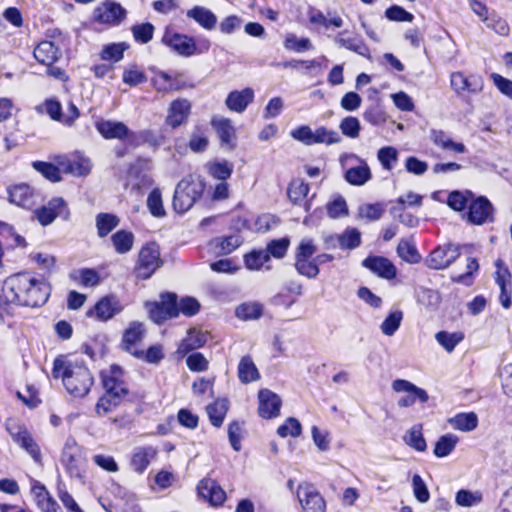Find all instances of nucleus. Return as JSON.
<instances>
[{"label":"nucleus","mask_w":512,"mask_h":512,"mask_svg":"<svg viewBox=\"0 0 512 512\" xmlns=\"http://www.w3.org/2000/svg\"><path fill=\"white\" fill-rule=\"evenodd\" d=\"M0 303L24 307L44 305L51 292L50 285L30 273H16L7 277L2 285Z\"/></svg>","instance_id":"1"},{"label":"nucleus","mask_w":512,"mask_h":512,"mask_svg":"<svg viewBox=\"0 0 512 512\" xmlns=\"http://www.w3.org/2000/svg\"><path fill=\"white\" fill-rule=\"evenodd\" d=\"M52 376L61 379L67 393L75 398L87 396L94 384L93 375L85 365L61 357L54 360Z\"/></svg>","instance_id":"2"},{"label":"nucleus","mask_w":512,"mask_h":512,"mask_svg":"<svg viewBox=\"0 0 512 512\" xmlns=\"http://www.w3.org/2000/svg\"><path fill=\"white\" fill-rule=\"evenodd\" d=\"M161 42L179 56L188 58L194 55L206 53L211 46L208 39L203 38L197 44L192 36L166 28Z\"/></svg>","instance_id":"3"},{"label":"nucleus","mask_w":512,"mask_h":512,"mask_svg":"<svg viewBox=\"0 0 512 512\" xmlns=\"http://www.w3.org/2000/svg\"><path fill=\"white\" fill-rule=\"evenodd\" d=\"M205 189V182L199 176L189 175L176 186L173 196V208L177 213L187 212L200 197Z\"/></svg>","instance_id":"4"},{"label":"nucleus","mask_w":512,"mask_h":512,"mask_svg":"<svg viewBox=\"0 0 512 512\" xmlns=\"http://www.w3.org/2000/svg\"><path fill=\"white\" fill-rule=\"evenodd\" d=\"M340 164L345 169V180L354 186L366 184L372 177L367 162L354 153H344L340 156Z\"/></svg>","instance_id":"5"},{"label":"nucleus","mask_w":512,"mask_h":512,"mask_svg":"<svg viewBox=\"0 0 512 512\" xmlns=\"http://www.w3.org/2000/svg\"><path fill=\"white\" fill-rule=\"evenodd\" d=\"M5 428L13 441L25 450L35 462L39 463L41 461L40 447L24 425L15 419H8Z\"/></svg>","instance_id":"6"},{"label":"nucleus","mask_w":512,"mask_h":512,"mask_svg":"<svg viewBox=\"0 0 512 512\" xmlns=\"http://www.w3.org/2000/svg\"><path fill=\"white\" fill-rule=\"evenodd\" d=\"M159 246L155 243L144 245L139 251L138 261L135 267L137 278L148 279L162 266Z\"/></svg>","instance_id":"7"},{"label":"nucleus","mask_w":512,"mask_h":512,"mask_svg":"<svg viewBox=\"0 0 512 512\" xmlns=\"http://www.w3.org/2000/svg\"><path fill=\"white\" fill-rule=\"evenodd\" d=\"M392 390L395 393L404 394L397 401V405L401 408L413 406L417 401L426 403L429 400L428 393L405 379H396L392 382Z\"/></svg>","instance_id":"8"},{"label":"nucleus","mask_w":512,"mask_h":512,"mask_svg":"<svg viewBox=\"0 0 512 512\" xmlns=\"http://www.w3.org/2000/svg\"><path fill=\"white\" fill-rule=\"evenodd\" d=\"M450 88L460 97L476 95L482 92L483 79L475 74L465 75L461 71L452 72L449 76Z\"/></svg>","instance_id":"9"},{"label":"nucleus","mask_w":512,"mask_h":512,"mask_svg":"<svg viewBox=\"0 0 512 512\" xmlns=\"http://www.w3.org/2000/svg\"><path fill=\"white\" fill-rule=\"evenodd\" d=\"M146 309L155 323H162L179 315L177 297L173 293L162 294L159 302L146 303Z\"/></svg>","instance_id":"10"},{"label":"nucleus","mask_w":512,"mask_h":512,"mask_svg":"<svg viewBox=\"0 0 512 512\" xmlns=\"http://www.w3.org/2000/svg\"><path fill=\"white\" fill-rule=\"evenodd\" d=\"M93 17L98 23L115 26L125 19L126 10L121 4L112 0H106L95 8Z\"/></svg>","instance_id":"11"},{"label":"nucleus","mask_w":512,"mask_h":512,"mask_svg":"<svg viewBox=\"0 0 512 512\" xmlns=\"http://www.w3.org/2000/svg\"><path fill=\"white\" fill-rule=\"evenodd\" d=\"M297 497L303 512H326V502L322 495L308 483L300 484Z\"/></svg>","instance_id":"12"},{"label":"nucleus","mask_w":512,"mask_h":512,"mask_svg":"<svg viewBox=\"0 0 512 512\" xmlns=\"http://www.w3.org/2000/svg\"><path fill=\"white\" fill-rule=\"evenodd\" d=\"M34 215L42 226L50 225L57 217L64 220L69 218L70 212L62 198H53L47 205L34 211Z\"/></svg>","instance_id":"13"},{"label":"nucleus","mask_w":512,"mask_h":512,"mask_svg":"<svg viewBox=\"0 0 512 512\" xmlns=\"http://www.w3.org/2000/svg\"><path fill=\"white\" fill-rule=\"evenodd\" d=\"M460 256V247L446 244L435 248L426 259L430 269L441 270L447 268Z\"/></svg>","instance_id":"14"},{"label":"nucleus","mask_w":512,"mask_h":512,"mask_svg":"<svg viewBox=\"0 0 512 512\" xmlns=\"http://www.w3.org/2000/svg\"><path fill=\"white\" fill-rule=\"evenodd\" d=\"M102 384L106 393L125 396L127 388L123 380V371L119 366L112 365L101 372Z\"/></svg>","instance_id":"15"},{"label":"nucleus","mask_w":512,"mask_h":512,"mask_svg":"<svg viewBox=\"0 0 512 512\" xmlns=\"http://www.w3.org/2000/svg\"><path fill=\"white\" fill-rule=\"evenodd\" d=\"M190 113V101L185 98H177L170 103L165 122L173 129L178 128L188 120Z\"/></svg>","instance_id":"16"},{"label":"nucleus","mask_w":512,"mask_h":512,"mask_svg":"<svg viewBox=\"0 0 512 512\" xmlns=\"http://www.w3.org/2000/svg\"><path fill=\"white\" fill-rule=\"evenodd\" d=\"M96 129L105 139L135 138V133L120 121L100 120L96 123Z\"/></svg>","instance_id":"17"},{"label":"nucleus","mask_w":512,"mask_h":512,"mask_svg":"<svg viewBox=\"0 0 512 512\" xmlns=\"http://www.w3.org/2000/svg\"><path fill=\"white\" fill-rule=\"evenodd\" d=\"M258 399V412L262 418L271 419L280 414L282 402L276 393L268 389H262L259 391Z\"/></svg>","instance_id":"18"},{"label":"nucleus","mask_w":512,"mask_h":512,"mask_svg":"<svg viewBox=\"0 0 512 512\" xmlns=\"http://www.w3.org/2000/svg\"><path fill=\"white\" fill-rule=\"evenodd\" d=\"M154 76L151 78L152 87L160 93H169L181 89L179 80L182 76L180 72L168 73L163 70L153 69Z\"/></svg>","instance_id":"19"},{"label":"nucleus","mask_w":512,"mask_h":512,"mask_svg":"<svg viewBox=\"0 0 512 512\" xmlns=\"http://www.w3.org/2000/svg\"><path fill=\"white\" fill-rule=\"evenodd\" d=\"M8 199L11 203L24 208H30L36 204L38 193L29 185L21 183L7 189Z\"/></svg>","instance_id":"20"},{"label":"nucleus","mask_w":512,"mask_h":512,"mask_svg":"<svg viewBox=\"0 0 512 512\" xmlns=\"http://www.w3.org/2000/svg\"><path fill=\"white\" fill-rule=\"evenodd\" d=\"M31 494L42 512H60V507L46 487L37 480L31 481Z\"/></svg>","instance_id":"21"},{"label":"nucleus","mask_w":512,"mask_h":512,"mask_svg":"<svg viewBox=\"0 0 512 512\" xmlns=\"http://www.w3.org/2000/svg\"><path fill=\"white\" fill-rule=\"evenodd\" d=\"M122 310L123 306L115 296H106L100 299L95 304L94 309L89 311L87 314H94L97 319L107 321Z\"/></svg>","instance_id":"22"},{"label":"nucleus","mask_w":512,"mask_h":512,"mask_svg":"<svg viewBox=\"0 0 512 512\" xmlns=\"http://www.w3.org/2000/svg\"><path fill=\"white\" fill-rule=\"evenodd\" d=\"M468 220L476 225L493 220V207L484 197H479L470 204Z\"/></svg>","instance_id":"23"},{"label":"nucleus","mask_w":512,"mask_h":512,"mask_svg":"<svg viewBox=\"0 0 512 512\" xmlns=\"http://www.w3.org/2000/svg\"><path fill=\"white\" fill-rule=\"evenodd\" d=\"M199 495L213 506H220L226 499V493L221 486L212 479H204L198 484Z\"/></svg>","instance_id":"24"},{"label":"nucleus","mask_w":512,"mask_h":512,"mask_svg":"<svg viewBox=\"0 0 512 512\" xmlns=\"http://www.w3.org/2000/svg\"><path fill=\"white\" fill-rule=\"evenodd\" d=\"M157 453V449L153 446H141L135 448L130 461L132 469L136 473L142 474L155 459Z\"/></svg>","instance_id":"25"},{"label":"nucleus","mask_w":512,"mask_h":512,"mask_svg":"<svg viewBox=\"0 0 512 512\" xmlns=\"http://www.w3.org/2000/svg\"><path fill=\"white\" fill-rule=\"evenodd\" d=\"M144 327L139 322H133L125 330L122 338L123 348L131 354L141 357L143 351H138L135 346L143 339Z\"/></svg>","instance_id":"26"},{"label":"nucleus","mask_w":512,"mask_h":512,"mask_svg":"<svg viewBox=\"0 0 512 512\" xmlns=\"http://www.w3.org/2000/svg\"><path fill=\"white\" fill-rule=\"evenodd\" d=\"M362 264L380 277L393 279L396 276V268L387 258L380 256L368 257Z\"/></svg>","instance_id":"27"},{"label":"nucleus","mask_w":512,"mask_h":512,"mask_svg":"<svg viewBox=\"0 0 512 512\" xmlns=\"http://www.w3.org/2000/svg\"><path fill=\"white\" fill-rule=\"evenodd\" d=\"M254 99V91L251 88H245L241 91H232L226 98V106L231 111L242 113L248 104Z\"/></svg>","instance_id":"28"},{"label":"nucleus","mask_w":512,"mask_h":512,"mask_svg":"<svg viewBox=\"0 0 512 512\" xmlns=\"http://www.w3.org/2000/svg\"><path fill=\"white\" fill-rule=\"evenodd\" d=\"M430 139L434 145L445 151L453 152L456 154H462L466 152V147L463 143L454 142L443 130L432 129L430 131Z\"/></svg>","instance_id":"29"},{"label":"nucleus","mask_w":512,"mask_h":512,"mask_svg":"<svg viewBox=\"0 0 512 512\" xmlns=\"http://www.w3.org/2000/svg\"><path fill=\"white\" fill-rule=\"evenodd\" d=\"M33 55L40 64L51 66L59 59L60 51L53 42L42 41L35 47Z\"/></svg>","instance_id":"30"},{"label":"nucleus","mask_w":512,"mask_h":512,"mask_svg":"<svg viewBox=\"0 0 512 512\" xmlns=\"http://www.w3.org/2000/svg\"><path fill=\"white\" fill-rule=\"evenodd\" d=\"M186 15L205 30H212L217 24L216 15L210 9L203 6H194L187 11Z\"/></svg>","instance_id":"31"},{"label":"nucleus","mask_w":512,"mask_h":512,"mask_svg":"<svg viewBox=\"0 0 512 512\" xmlns=\"http://www.w3.org/2000/svg\"><path fill=\"white\" fill-rule=\"evenodd\" d=\"M309 192V185L301 179L293 180L288 188V197L296 205H304L305 210L310 209V204L306 201Z\"/></svg>","instance_id":"32"},{"label":"nucleus","mask_w":512,"mask_h":512,"mask_svg":"<svg viewBox=\"0 0 512 512\" xmlns=\"http://www.w3.org/2000/svg\"><path fill=\"white\" fill-rule=\"evenodd\" d=\"M334 42L340 47L353 51L363 57L370 58V51L366 44L359 39L346 37V32L338 33L334 38Z\"/></svg>","instance_id":"33"},{"label":"nucleus","mask_w":512,"mask_h":512,"mask_svg":"<svg viewBox=\"0 0 512 512\" xmlns=\"http://www.w3.org/2000/svg\"><path fill=\"white\" fill-rule=\"evenodd\" d=\"M403 441L417 452H424L427 449V443L423 436V427L421 424H415L409 428L403 436Z\"/></svg>","instance_id":"34"},{"label":"nucleus","mask_w":512,"mask_h":512,"mask_svg":"<svg viewBox=\"0 0 512 512\" xmlns=\"http://www.w3.org/2000/svg\"><path fill=\"white\" fill-rule=\"evenodd\" d=\"M206 340V334L196 329H190L187 336L181 341L178 347V352L186 354L189 351L202 347L206 343Z\"/></svg>","instance_id":"35"},{"label":"nucleus","mask_w":512,"mask_h":512,"mask_svg":"<svg viewBox=\"0 0 512 512\" xmlns=\"http://www.w3.org/2000/svg\"><path fill=\"white\" fill-rule=\"evenodd\" d=\"M211 125L223 143L229 144L235 138V129L229 119L215 116L211 120Z\"/></svg>","instance_id":"36"},{"label":"nucleus","mask_w":512,"mask_h":512,"mask_svg":"<svg viewBox=\"0 0 512 512\" xmlns=\"http://www.w3.org/2000/svg\"><path fill=\"white\" fill-rule=\"evenodd\" d=\"M449 424L456 430L469 432L476 429L478 417L475 413H459L448 420Z\"/></svg>","instance_id":"37"},{"label":"nucleus","mask_w":512,"mask_h":512,"mask_svg":"<svg viewBox=\"0 0 512 512\" xmlns=\"http://www.w3.org/2000/svg\"><path fill=\"white\" fill-rule=\"evenodd\" d=\"M206 410L211 424L215 427H220L228 411V402L226 399H217L208 405Z\"/></svg>","instance_id":"38"},{"label":"nucleus","mask_w":512,"mask_h":512,"mask_svg":"<svg viewBox=\"0 0 512 512\" xmlns=\"http://www.w3.org/2000/svg\"><path fill=\"white\" fill-rule=\"evenodd\" d=\"M309 21L314 25L323 26L326 29L330 27L340 28L343 25V19L339 15L328 13L326 16L321 11H312L309 14Z\"/></svg>","instance_id":"39"},{"label":"nucleus","mask_w":512,"mask_h":512,"mask_svg":"<svg viewBox=\"0 0 512 512\" xmlns=\"http://www.w3.org/2000/svg\"><path fill=\"white\" fill-rule=\"evenodd\" d=\"M238 377L242 383H250L259 379L260 375L249 356L243 357L238 365Z\"/></svg>","instance_id":"40"},{"label":"nucleus","mask_w":512,"mask_h":512,"mask_svg":"<svg viewBox=\"0 0 512 512\" xmlns=\"http://www.w3.org/2000/svg\"><path fill=\"white\" fill-rule=\"evenodd\" d=\"M113 246L118 254L128 253L134 244V235L127 230H119L111 237Z\"/></svg>","instance_id":"41"},{"label":"nucleus","mask_w":512,"mask_h":512,"mask_svg":"<svg viewBox=\"0 0 512 512\" xmlns=\"http://www.w3.org/2000/svg\"><path fill=\"white\" fill-rule=\"evenodd\" d=\"M458 441V437L451 433L441 436L435 443L434 455L438 458L448 456L455 449Z\"/></svg>","instance_id":"42"},{"label":"nucleus","mask_w":512,"mask_h":512,"mask_svg":"<svg viewBox=\"0 0 512 512\" xmlns=\"http://www.w3.org/2000/svg\"><path fill=\"white\" fill-rule=\"evenodd\" d=\"M118 216L111 213H99L96 216V228L99 237L107 236L119 225Z\"/></svg>","instance_id":"43"},{"label":"nucleus","mask_w":512,"mask_h":512,"mask_svg":"<svg viewBox=\"0 0 512 512\" xmlns=\"http://www.w3.org/2000/svg\"><path fill=\"white\" fill-rule=\"evenodd\" d=\"M263 307L258 302H245L237 306L236 316L244 321L259 319L262 315Z\"/></svg>","instance_id":"44"},{"label":"nucleus","mask_w":512,"mask_h":512,"mask_svg":"<svg viewBox=\"0 0 512 512\" xmlns=\"http://www.w3.org/2000/svg\"><path fill=\"white\" fill-rule=\"evenodd\" d=\"M397 253L400 258L408 263H418L421 259V256L411 239L400 240L397 246Z\"/></svg>","instance_id":"45"},{"label":"nucleus","mask_w":512,"mask_h":512,"mask_svg":"<svg viewBox=\"0 0 512 512\" xmlns=\"http://www.w3.org/2000/svg\"><path fill=\"white\" fill-rule=\"evenodd\" d=\"M398 157V150L393 146L382 147L377 152L378 161L380 162L382 168L387 171L394 169L398 162Z\"/></svg>","instance_id":"46"},{"label":"nucleus","mask_w":512,"mask_h":512,"mask_svg":"<svg viewBox=\"0 0 512 512\" xmlns=\"http://www.w3.org/2000/svg\"><path fill=\"white\" fill-rule=\"evenodd\" d=\"M464 335L461 332L439 331L435 334V339L448 353H451L455 347L463 340Z\"/></svg>","instance_id":"47"},{"label":"nucleus","mask_w":512,"mask_h":512,"mask_svg":"<svg viewBox=\"0 0 512 512\" xmlns=\"http://www.w3.org/2000/svg\"><path fill=\"white\" fill-rule=\"evenodd\" d=\"M123 396H115L106 393L100 397L95 406V412L98 416H104L112 412L121 402Z\"/></svg>","instance_id":"48"},{"label":"nucleus","mask_w":512,"mask_h":512,"mask_svg":"<svg viewBox=\"0 0 512 512\" xmlns=\"http://www.w3.org/2000/svg\"><path fill=\"white\" fill-rule=\"evenodd\" d=\"M422 203V196L414 192H409L397 199L391 208V214L397 216L398 212H403L406 207H418Z\"/></svg>","instance_id":"49"},{"label":"nucleus","mask_w":512,"mask_h":512,"mask_svg":"<svg viewBox=\"0 0 512 512\" xmlns=\"http://www.w3.org/2000/svg\"><path fill=\"white\" fill-rule=\"evenodd\" d=\"M284 47L287 50H291L297 53L311 51L314 49V45L312 44L309 38H298L293 33L287 34L284 41Z\"/></svg>","instance_id":"50"},{"label":"nucleus","mask_w":512,"mask_h":512,"mask_svg":"<svg viewBox=\"0 0 512 512\" xmlns=\"http://www.w3.org/2000/svg\"><path fill=\"white\" fill-rule=\"evenodd\" d=\"M127 49L128 45L124 42L111 43L103 47L100 57L104 61L119 62L123 58L124 52Z\"/></svg>","instance_id":"51"},{"label":"nucleus","mask_w":512,"mask_h":512,"mask_svg":"<svg viewBox=\"0 0 512 512\" xmlns=\"http://www.w3.org/2000/svg\"><path fill=\"white\" fill-rule=\"evenodd\" d=\"M295 269L300 275L310 279L316 278L319 274L315 258H295Z\"/></svg>","instance_id":"52"},{"label":"nucleus","mask_w":512,"mask_h":512,"mask_svg":"<svg viewBox=\"0 0 512 512\" xmlns=\"http://www.w3.org/2000/svg\"><path fill=\"white\" fill-rule=\"evenodd\" d=\"M402 319V311H391L380 326L381 332L386 336L394 335L395 332L399 329Z\"/></svg>","instance_id":"53"},{"label":"nucleus","mask_w":512,"mask_h":512,"mask_svg":"<svg viewBox=\"0 0 512 512\" xmlns=\"http://www.w3.org/2000/svg\"><path fill=\"white\" fill-rule=\"evenodd\" d=\"M340 141H341V137L334 130H329L323 126L318 127L314 130L313 145H315V144L332 145V144H337Z\"/></svg>","instance_id":"54"},{"label":"nucleus","mask_w":512,"mask_h":512,"mask_svg":"<svg viewBox=\"0 0 512 512\" xmlns=\"http://www.w3.org/2000/svg\"><path fill=\"white\" fill-rule=\"evenodd\" d=\"M147 207L154 217H164L166 215L163 206L161 191L158 188L153 189L147 197Z\"/></svg>","instance_id":"55"},{"label":"nucleus","mask_w":512,"mask_h":512,"mask_svg":"<svg viewBox=\"0 0 512 512\" xmlns=\"http://www.w3.org/2000/svg\"><path fill=\"white\" fill-rule=\"evenodd\" d=\"M92 164L90 159L85 157H77L69 161L66 165V171L74 176H86L90 173Z\"/></svg>","instance_id":"56"},{"label":"nucleus","mask_w":512,"mask_h":512,"mask_svg":"<svg viewBox=\"0 0 512 512\" xmlns=\"http://www.w3.org/2000/svg\"><path fill=\"white\" fill-rule=\"evenodd\" d=\"M208 172L214 178L225 181L233 172V165L228 161L213 162L208 165Z\"/></svg>","instance_id":"57"},{"label":"nucleus","mask_w":512,"mask_h":512,"mask_svg":"<svg viewBox=\"0 0 512 512\" xmlns=\"http://www.w3.org/2000/svg\"><path fill=\"white\" fill-rule=\"evenodd\" d=\"M122 80L129 86H137L146 82L145 73L136 65H129L123 71Z\"/></svg>","instance_id":"58"},{"label":"nucleus","mask_w":512,"mask_h":512,"mask_svg":"<svg viewBox=\"0 0 512 512\" xmlns=\"http://www.w3.org/2000/svg\"><path fill=\"white\" fill-rule=\"evenodd\" d=\"M301 433V423L296 418L293 417L286 419L285 422L282 425H280L277 429V434L282 438H286L288 436L296 438L300 436Z\"/></svg>","instance_id":"59"},{"label":"nucleus","mask_w":512,"mask_h":512,"mask_svg":"<svg viewBox=\"0 0 512 512\" xmlns=\"http://www.w3.org/2000/svg\"><path fill=\"white\" fill-rule=\"evenodd\" d=\"M131 31L136 42L146 44L153 38L154 26L149 22L136 24L131 28Z\"/></svg>","instance_id":"60"},{"label":"nucleus","mask_w":512,"mask_h":512,"mask_svg":"<svg viewBox=\"0 0 512 512\" xmlns=\"http://www.w3.org/2000/svg\"><path fill=\"white\" fill-rule=\"evenodd\" d=\"M269 260V253L265 250H254L245 255V264L250 270L261 269Z\"/></svg>","instance_id":"61"},{"label":"nucleus","mask_w":512,"mask_h":512,"mask_svg":"<svg viewBox=\"0 0 512 512\" xmlns=\"http://www.w3.org/2000/svg\"><path fill=\"white\" fill-rule=\"evenodd\" d=\"M339 129L346 137L355 139L359 136L361 130L360 121L356 117L347 116L341 120Z\"/></svg>","instance_id":"62"},{"label":"nucleus","mask_w":512,"mask_h":512,"mask_svg":"<svg viewBox=\"0 0 512 512\" xmlns=\"http://www.w3.org/2000/svg\"><path fill=\"white\" fill-rule=\"evenodd\" d=\"M338 241L342 249H354L361 243L360 232L355 228L346 229L338 237Z\"/></svg>","instance_id":"63"},{"label":"nucleus","mask_w":512,"mask_h":512,"mask_svg":"<svg viewBox=\"0 0 512 512\" xmlns=\"http://www.w3.org/2000/svg\"><path fill=\"white\" fill-rule=\"evenodd\" d=\"M208 143L206 132L200 127H195L188 143L189 148L193 152H203L208 147Z\"/></svg>","instance_id":"64"}]
</instances>
